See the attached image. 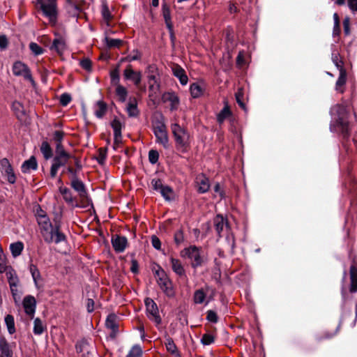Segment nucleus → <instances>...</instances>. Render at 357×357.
Here are the masks:
<instances>
[{
    "instance_id": "1",
    "label": "nucleus",
    "mask_w": 357,
    "mask_h": 357,
    "mask_svg": "<svg viewBox=\"0 0 357 357\" xmlns=\"http://www.w3.org/2000/svg\"><path fill=\"white\" fill-rule=\"evenodd\" d=\"M331 114L333 119L330 125L331 131L340 133L344 139L348 138L350 128L345 107L341 105H335L331 109Z\"/></svg>"
},
{
    "instance_id": "2",
    "label": "nucleus",
    "mask_w": 357,
    "mask_h": 357,
    "mask_svg": "<svg viewBox=\"0 0 357 357\" xmlns=\"http://www.w3.org/2000/svg\"><path fill=\"white\" fill-rule=\"evenodd\" d=\"M40 232L47 243L59 244L67 239L66 236L61 231L60 221L55 220L54 225L51 221L47 222L45 225L40 227Z\"/></svg>"
},
{
    "instance_id": "3",
    "label": "nucleus",
    "mask_w": 357,
    "mask_h": 357,
    "mask_svg": "<svg viewBox=\"0 0 357 357\" xmlns=\"http://www.w3.org/2000/svg\"><path fill=\"white\" fill-rule=\"evenodd\" d=\"M171 128L176 141L177 150L183 153L185 152L189 144L190 135L188 132L178 123L172 124Z\"/></svg>"
},
{
    "instance_id": "4",
    "label": "nucleus",
    "mask_w": 357,
    "mask_h": 357,
    "mask_svg": "<svg viewBox=\"0 0 357 357\" xmlns=\"http://www.w3.org/2000/svg\"><path fill=\"white\" fill-rule=\"evenodd\" d=\"M155 275L157 277V284L163 293L169 298L174 297L175 291L172 282L165 271L160 268L158 270L155 271Z\"/></svg>"
},
{
    "instance_id": "5",
    "label": "nucleus",
    "mask_w": 357,
    "mask_h": 357,
    "mask_svg": "<svg viewBox=\"0 0 357 357\" xmlns=\"http://www.w3.org/2000/svg\"><path fill=\"white\" fill-rule=\"evenodd\" d=\"M38 4L43 14L48 18L51 24L54 25L56 23L58 15L56 0H47L46 2L39 0Z\"/></svg>"
},
{
    "instance_id": "6",
    "label": "nucleus",
    "mask_w": 357,
    "mask_h": 357,
    "mask_svg": "<svg viewBox=\"0 0 357 357\" xmlns=\"http://www.w3.org/2000/svg\"><path fill=\"white\" fill-rule=\"evenodd\" d=\"M181 255L182 257H187L192 261V267L196 268L202 265V259L200 255V251L197 246L192 245L183 249Z\"/></svg>"
},
{
    "instance_id": "7",
    "label": "nucleus",
    "mask_w": 357,
    "mask_h": 357,
    "mask_svg": "<svg viewBox=\"0 0 357 357\" xmlns=\"http://www.w3.org/2000/svg\"><path fill=\"white\" fill-rule=\"evenodd\" d=\"M153 132L156 137V142L167 149L169 146V139L166 126L162 122H157L153 126Z\"/></svg>"
},
{
    "instance_id": "8",
    "label": "nucleus",
    "mask_w": 357,
    "mask_h": 357,
    "mask_svg": "<svg viewBox=\"0 0 357 357\" xmlns=\"http://www.w3.org/2000/svg\"><path fill=\"white\" fill-rule=\"evenodd\" d=\"M147 317L156 324H160L162 321L159 314V310L157 304L150 298H146L144 301Z\"/></svg>"
},
{
    "instance_id": "9",
    "label": "nucleus",
    "mask_w": 357,
    "mask_h": 357,
    "mask_svg": "<svg viewBox=\"0 0 357 357\" xmlns=\"http://www.w3.org/2000/svg\"><path fill=\"white\" fill-rule=\"evenodd\" d=\"M0 170L3 176L6 178L9 183L13 184L16 182V176L13 168L7 158H3L0 160Z\"/></svg>"
},
{
    "instance_id": "10",
    "label": "nucleus",
    "mask_w": 357,
    "mask_h": 357,
    "mask_svg": "<svg viewBox=\"0 0 357 357\" xmlns=\"http://www.w3.org/2000/svg\"><path fill=\"white\" fill-rule=\"evenodd\" d=\"M13 73L16 76H22L25 79L33 82V79L29 67L21 61H16L13 63Z\"/></svg>"
},
{
    "instance_id": "11",
    "label": "nucleus",
    "mask_w": 357,
    "mask_h": 357,
    "mask_svg": "<svg viewBox=\"0 0 357 357\" xmlns=\"http://www.w3.org/2000/svg\"><path fill=\"white\" fill-rule=\"evenodd\" d=\"M123 77L126 80H130L133 82L135 86H139L142 81V73L135 71L130 65L128 66L123 70Z\"/></svg>"
},
{
    "instance_id": "12",
    "label": "nucleus",
    "mask_w": 357,
    "mask_h": 357,
    "mask_svg": "<svg viewBox=\"0 0 357 357\" xmlns=\"http://www.w3.org/2000/svg\"><path fill=\"white\" fill-rule=\"evenodd\" d=\"M71 156L55 155L50 168V176L56 177L59 169L66 165Z\"/></svg>"
},
{
    "instance_id": "13",
    "label": "nucleus",
    "mask_w": 357,
    "mask_h": 357,
    "mask_svg": "<svg viewBox=\"0 0 357 357\" xmlns=\"http://www.w3.org/2000/svg\"><path fill=\"white\" fill-rule=\"evenodd\" d=\"M22 305L24 309L25 313L33 319L35 314L36 308V301L32 296H26L22 302Z\"/></svg>"
},
{
    "instance_id": "14",
    "label": "nucleus",
    "mask_w": 357,
    "mask_h": 357,
    "mask_svg": "<svg viewBox=\"0 0 357 357\" xmlns=\"http://www.w3.org/2000/svg\"><path fill=\"white\" fill-rule=\"evenodd\" d=\"M112 244L114 250L119 253L123 252L128 245V240L125 236L115 235L112 238Z\"/></svg>"
},
{
    "instance_id": "15",
    "label": "nucleus",
    "mask_w": 357,
    "mask_h": 357,
    "mask_svg": "<svg viewBox=\"0 0 357 357\" xmlns=\"http://www.w3.org/2000/svg\"><path fill=\"white\" fill-rule=\"evenodd\" d=\"M105 326L108 329L111 330L110 337L115 338L119 332V324L116 316L114 314H109L105 321Z\"/></svg>"
},
{
    "instance_id": "16",
    "label": "nucleus",
    "mask_w": 357,
    "mask_h": 357,
    "mask_svg": "<svg viewBox=\"0 0 357 357\" xmlns=\"http://www.w3.org/2000/svg\"><path fill=\"white\" fill-rule=\"evenodd\" d=\"M195 182L197 186V191L199 193L203 194L208 191L210 188L209 179L204 174L197 175Z\"/></svg>"
},
{
    "instance_id": "17",
    "label": "nucleus",
    "mask_w": 357,
    "mask_h": 357,
    "mask_svg": "<svg viewBox=\"0 0 357 357\" xmlns=\"http://www.w3.org/2000/svg\"><path fill=\"white\" fill-rule=\"evenodd\" d=\"M70 185L79 194L81 198L86 197L87 192L85 185L78 177L71 178Z\"/></svg>"
},
{
    "instance_id": "18",
    "label": "nucleus",
    "mask_w": 357,
    "mask_h": 357,
    "mask_svg": "<svg viewBox=\"0 0 357 357\" xmlns=\"http://www.w3.org/2000/svg\"><path fill=\"white\" fill-rule=\"evenodd\" d=\"M162 16L164 17L167 28L168 29V30L170 32L172 38H174L173 25H172V22L171 11H170L169 6L166 3H162Z\"/></svg>"
},
{
    "instance_id": "19",
    "label": "nucleus",
    "mask_w": 357,
    "mask_h": 357,
    "mask_svg": "<svg viewBox=\"0 0 357 357\" xmlns=\"http://www.w3.org/2000/svg\"><path fill=\"white\" fill-rule=\"evenodd\" d=\"M38 167V162L34 156H31L29 160H25L21 167L22 172L24 174L29 173L31 170H36Z\"/></svg>"
},
{
    "instance_id": "20",
    "label": "nucleus",
    "mask_w": 357,
    "mask_h": 357,
    "mask_svg": "<svg viewBox=\"0 0 357 357\" xmlns=\"http://www.w3.org/2000/svg\"><path fill=\"white\" fill-rule=\"evenodd\" d=\"M174 75L179 79L180 83L185 86L188 84V77L185 71L179 66H176L172 68Z\"/></svg>"
},
{
    "instance_id": "21",
    "label": "nucleus",
    "mask_w": 357,
    "mask_h": 357,
    "mask_svg": "<svg viewBox=\"0 0 357 357\" xmlns=\"http://www.w3.org/2000/svg\"><path fill=\"white\" fill-rule=\"evenodd\" d=\"M349 272L351 280L349 291L354 294L357 292V266L351 265Z\"/></svg>"
},
{
    "instance_id": "22",
    "label": "nucleus",
    "mask_w": 357,
    "mask_h": 357,
    "mask_svg": "<svg viewBox=\"0 0 357 357\" xmlns=\"http://www.w3.org/2000/svg\"><path fill=\"white\" fill-rule=\"evenodd\" d=\"M36 218L39 225V228L45 225L47 222L50 221L47 213L43 211L40 206H38L36 210Z\"/></svg>"
},
{
    "instance_id": "23",
    "label": "nucleus",
    "mask_w": 357,
    "mask_h": 357,
    "mask_svg": "<svg viewBox=\"0 0 357 357\" xmlns=\"http://www.w3.org/2000/svg\"><path fill=\"white\" fill-rule=\"evenodd\" d=\"M11 109L19 120H22L25 116L23 105L19 101H14L12 103Z\"/></svg>"
},
{
    "instance_id": "24",
    "label": "nucleus",
    "mask_w": 357,
    "mask_h": 357,
    "mask_svg": "<svg viewBox=\"0 0 357 357\" xmlns=\"http://www.w3.org/2000/svg\"><path fill=\"white\" fill-rule=\"evenodd\" d=\"M170 262L172 265V268L173 271L179 276H183L185 275V269L181 264V262L174 257L170 258Z\"/></svg>"
},
{
    "instance_id": "25",
    "label": "nucleus",
    "mask_w": 357,
    "mask_h": 357,
    "mask_svg": "<svg viewBox=\"0 0 357 357\" xmlns=\"http://www.w3.org/2000/svg\"><path fill=\"white\" fill-rule=\"evenodd\" d=\"M347 82V73L344 69H341L339 77L335 83V90L341 93L344 92L342 86H344Z\"/></svg>"
},
{
    "instance_id": "26",
    "label": "nucleus",
    "mask_w": 357,
    "mask_h": 357,
    "mask_svg": "<svg viewBox=\"0 0 357 357\" xmlns=\"http://www.w3.org/2000/svg\"><path fill=\"white\" fill-rule=\"evenodd\" d=\"M126 112L130 117H137L139 115V109L137 108V103L135 98H133L126 106Z\"/></svg>"
},
{
    "instance_id": "27",
    "label": "nucleus",
    "mask_w": 357,
    "mask_h": 357,
    "mask_svg": "<svg viewBox=\"0 0 357 357\" xmlns=\"http://www.w3.org/2000/svg\"><path fill=\"white\" fill-rule=\"evenodd\" d=\"M23 249H24V244L21 241L13 243L10 245V250L12 256L14 258H16L18 256H20L22 254Z\"/></svg>"
},
{
    "instance_id": "28",
    "label": "nucleus",
    "mask_w": 357,
    "mask_h": 357,
    "mask_svg": "<svg viewBox=\"0 0 357 357\" xmlns=\"http://www.w3.org/2000/svg\"><path fill=\"white\" fill-rule=\"evenodd\" d=\"M213 223L218 236H221V232L223 231L225 225V220L224 218L220 215H217L214 218Z\"/></svg>"
},
{
    "instance_id": "29",
    "label": "nucleus",
    "mask_w": 357,
    "mask_h": 357,
    "mask_svg": "<svg viewBox=\"0 0 357 357\" xmlns=\"http://www.w3.org/2000/svg\"><path fill=\"white\" fill-rule=\"evenodd\" d=\"M115 87V93L118 97L119 100L121 102H124L128 96L127 89L121 84L117 85Z\"/></svg>"
},
{
    "instance_id": "30",
    "label": "nucleus",
    "mask_w": 357,
    "mask_h": 357,
    "mask_svg": "<svg viewBox=\"0 0 357 357\" xmlns=\"http://www.w3.org/2000/svg\"><path fill=\"white\" fill-rule=\"evenodd\" d=\"M165 344L167 350L170 354L180 357L177 347L175 344V343L174 342V340L172 337H167Z\"/></svg>"
},
{
    "instance_id": "31",
    "label": "nucleus",
    "mask_w": 357,
    "mask_h": 357,
    "mask_svg": "<svg viewBox=\"0 0 357 357\" xmlns=\"http://www.w3.org/2000/svg\"><path fill=\"white\" fill-rule=\"evenodd\" d=\"M149 88L153 93H156L159 91L160 84L158 82L155 75L151 74L148 75Z\"/></svg>"
},
{
    "instance_id": "32",
    "label": "nucleus",
    "mask_w": 357,
    "mask_h": 357,
    "mask_svg": "<svg viewBox=\"0 0 357 357\" xmlns=\"http://www.w3.org/2000/svg\"><path fill=\"white\" fill-rule=\"evenodd\" d=\"M206 298V292L203 289H197L193 295V301L196 304H202Z\"/></svg>"
},
{
    "instance_id": "33",
    "label": "nucleus",
    "mask_w": 357,
    "mask_h": 357,
    "mask_svg": "<svg viewBox=\"0 0 357 357\" xmlns=\"http://www.w3.org/2000/svg\"><path fill=\"white\" fill-rule=\"evenodd\" d=\"M204 88L199 83H193L190 86L191 96L194 98L200 97L203 93Z\"/></svg>"
},
{
    "instance_id": "34",
    "label": "nucleus",
    "mask_w": 357,
    "mask_h": 357,
    "mask_svg": "<svg viewBox=\"0 0 357 357\" xmlns=\"http://www.w3.org/2000/svg\"><path fill=\"white\" fill-rule=\"evenodd\" d=\"M59 192L62 195L63 199L69 204H73L74 198L71 191L67 188H59Z\"/></svg>"
},
{
    "instance_id": "35",
    "label": "nucleus",
    "mask_w": 357,
    "mask_h": 357,
    "mask_svg": "<svg viewBox=\"0 0 357 357\" xmlns=\"http://www.w3.org/2000/svg\"><path fill=\"white\" fill-rule=\"evenodd\" d=\"M231 115L230 109L227 105H226L220 113L217 116V121L219 123H222L224 121Z\"/></svg>"
},
{
    "instance_id": "36",
    "label": "nucleus",
    "mask_w": 357,
    "mask_h": 357,
    "mask_svg": "<svg viewBox=\"0 0 357 357\" xmlns=\"http://www.w3.org/2000/svg\"><path fill=\"white\" fill-rule=\"evenodd\" d=\"M5 324L6 325L9 334L13 335L15 333V321L13 315L8 314L4 319Z\"/></svg>"
},
{
    "instance_id": "37",
    "label": "nucleus",
    "mask_w": 357,
    "mask_h": 357,
    "mask_svg": "<svg viewBox=\"0 0 357 357\" xmlns=\"http://www.w3.org/2000/svg\"><path fill=\"white\" fill-rule=\"evenodd\" d=\"M107 112V105L102 101H98L96 104V107L95 109V115L101 119L105 114Z\"/></svg>"
},
{
    "instance_id": "38",
    "label": "nucleus",
    "mask_w": 357,
    "mask_h": 357,
    "mask_svg": "<svg viewBox=\"0 0 357 357\" xmlns=\"http://www.w3.org/2000/svg\"><path fill=\"white\" fill-rule=\"evenodd\" d=\"M119 65H118L110 73L111 84L116 86L120 84V76H119Z\"/></svg>"
},
{
    "instance_id": "39",
    "label": "nucleus",
    "mask_w": 357,
    "mask_h": 357,
    "mask_svg": "<svg viewBox=\"0 0 357 357\" xmlns=\"http://www.w3.org/2000/svg\"><path fill=\"white\" fill-rule=\"evenodd\" d=\"M40 151L45 158L48 160L52 157V150L47 142H43L40 146Z\"/></svg>"
},
{
    "instance_id": "40",
    "label": "nucleus",
    "mask_w": 357,
    "mask_h": 357,
    "mask_svg": "<svg viewBox=\"0 0 357 357\" xmlns=\"http://www.w3.org/2000/svg\"><path fill=\"white\" fill-rule=\"evenodd\" d=\"M108 48L119 47L123 43L121 39H114L106 36L104 39Z\"/></svg>"
},
{
    "instance_id": "41",
    "label": "nucleus",
    "mask_w": 357,
    "mask_h": 357,
    "mask_svg": "<svg viewBox=\"0 0 357 357\" xmlns=\"http://www.w3.org/2000/svg\"><path fill=\"white\" fill-rule=\"evenodd\" d=\"M51 49L55 50L58 53L61 54L65 49L64 41L59 38L54 39L51 46Z\"/></svg>"
},
{
    "instance_id": "42",
    "label": "nucleus",
    "mask_w": 357,
    "mask_h": 357,
    "mask_svg": "<svg viewBox=\"0 0 357 357\" xmlns=\"http://www.w3.org/2000/svg\"><path fill=\"white\" fill-rule=\"evenodd\" d=\"M44 325L39 318H36L33 323V333L35 335H41L44 331Z\"/></svg>"
},
{
    "instance_id": "43",
    "label": "nucleus",
    "mask_w": 357,
    "mask_h": 357,
    "mask_svg": "<svg viewBox=\"0 0 357 357\" xmlns=\"http://www.w3.org/2000/svg\"><path fill=\"white\" fill-rule=\"evenodd\" d=\"M29 271L31 274L33 280L36 287H38V280L40 278V273L36 266L31 264L29 266Z\"/></svg>"
},
{
    "instance_id": "44",
    "label": "nucleus",
    "mask_w": 357,
    "mask_h": 357,
    "mask_svg": "<svg viewBox=\"0 0 357 357\" xmlns=\"http://www.w3.org/2000/svg\"><path fill=\"white\" fill-rule=\"evenodd\" d=\"M142 350L139 345H134L126 357H142Z\"/></svg>"
},
{
    "instance_id": "45",
    "label": "nucleus",
    "mask_w": 357,
    "mask_h": 357,
    "mask_svg": "<svg viewBox=\"0 0 357 357\" xmlns=\"http://www.w3.org/2000/svg\"><path fill=\"white\" fill-rule=\"evenodd\" d=\"M160 192L161 195L164 197V199L166 200H168V201L172 199V196L174 194V192H173V190L172 189V188H170L169 186H167V185H165L162 188V190H160Z\"/></svg>"
},
{
    "instance_id": "46",
    "label": "nucleus",
    "mask_w": 357,
    "mask_h": 357,
    "mask_svg": "<svg viewBox=\"0 0 357 357\" xmlns=\"http://www.w3.org/2000/svg\"><path fill=\"white\" fill-rule=\"evenodd\" d=\"M142 54L137 50H134L127 57L122 59L121 61H127L129 62L137 61L141 59Z\"/></svg>"
},
{
    "instance_id": "47",
    "label": "nucleus",
    "mask_w": 357,
    "mask_h": 357,
    "mask_svg": "<svg viewBox=\"0 0 357 357\" xmlns=\"http://www.w3.org/2000/svg\"><path fill=\"white\" fill-rule=\"evenodd\" d=\"M111 126L114 130V134L121 133L122 123L119 119L114 118L111 122Z\"/></svg>"
},
{
    "instance_id": "48",
    "label": "nucleus",
    "mask_w": 357,
    "mask_h": 357,
    "mask_svg": "<svg viewBox=\"0 0 357 357\" xmlns=\"http://www.w3.org/2000/svg\"><path fill=\"white\" fill-rule=\"evenodd\" d=\"M6 275L8 278V281L9 284H11L13 282L14 283H18L19 280L17 276L16 275L15 271L13 269H12L10 267L8 271H6Z\"/></svg>"
},
{
    "instance_id": "49",
    "label": "nucleus",
    "mask_w": 357,
    "mask_h": 357,
    "mask_svg": "<svg viewBox=\"0 0 357 357\" xmlns=\"http://www.w3.org/2000/svg\"><path fill=\"white\" fill-rule=\"evenodd\" d=\"M174 242L177 245H181L184 241V234L183 229L177 230L174 236Z\"/></svg>"
},
{
    "instance_id": "50",
    "label": "nucleus",
    "mask_w": 357,
    "mask_h": 357,
    "mask_svg": "<svg viewBox=\"0 0 357 357\" xmlns=\"http://www.w3.org/2000/svg\"><path fill=\"white\" fill-rule=\"evenodd\" d=\"M101 13L103 19L108 23L112 18V15L107 4H103L102 6Z\"/></svg>"
},
{
    "instance_id": "51",
    "label": "nucleus",
    "mask_w": 357,
    "mask_h": 357,
    "mask_svg": "<svg viewBox=\"0 0 357 357\" xmlns=\"http://www.w3.org/2000/svg\"><path fill=\"white\" fill-rule=\"evenodd\" d=\"M159 153L156 150L151 149L149 152V160L152 165L155 164L158 161Z\"/></svg>"
},
{
    "instance_id": "52",
    "label": "nucleus",
    "mask_w": 357,
    "mask_h": 357,
    "mask_svg": "<svg viewBox=\"0 0 357 357\" xmlns=\"http://www.w3.org/2000/svg\"><path fill=\"white\" fill-rule=\"evenodd\" d=\"M332 61L340 72H341V69H344L342 61L339 59L338 53H332Z\"/></svg>"
},
{
    "instance_id": "53",
    "label": "nucleus",
    "mask_w": 357,
    "mask_h": 357,
    "mask_svg": "<svg viewBox=\"0 0 357 357\" xmlns=\"http://www.w3.org/2000/svg\"><path fill=\"white\" fill-rule=\"evenodd\" d=\"M29 48L31 51L36 56L43 53V48L36 43H31L29 44Z\"/></svg>"
},
{
    "instance_id": "54",
    "label": "nucleus",
    "mask_w": 357,
    "mask_h": 357,
    "mask_svg": "<svg viewBox=\"0 0 357 357\" xmlns=\"http://www.w3.org/2000/svg\"><path fill=\"white\" fill-rule=\"evenodd\" d=\"M214 342V337L213 335L209 333H206L203 335L201 342L204 345H209Z\"/></svg>"
},
{
    "instance_id": "55",
    "label": "nucleus",
    "mask_w": 357,
    "mask_h": 357,
    "mask_svg": "<svg viewBox=\"0 0 357 357\" xmlns=\"http://www.w3.org/2000/svg\"><path fill=\"white\" fill-rule=\"evenodd\" d=\"M151 186L154 190L159 191L165 186L162 183V181L159 178H153L151 180Z\"/></svg>"
},
{
    "instance_id": "56",
    "label": "nucleus",
    "mask_w": 357,
    "mask_h": 357,
    "mask_svg": "<svg viewBox=\"0 0 357 357\" xmlns=\"http://www.w3.org/2000/svg\"><path fill=\"white\" fill-rule=\"evenodd\" d=\"M61 155V156H71L70 154L67 153L62 144H56V155Z\"/></svg>"
},
{
    "instance_id": "57",
    "label": "nucleus",
    "mask_w": 357,
    "mask_h": 357,
    "mask_svg": "<svg viewBox=\"0 0 357 357\" xmlns=\"http://www.w3.org/2000/svg\"><path fill=\"white\" fill-rule=\"evenodd\" d=\"M71 101V96L68 93H63L60 96V104L62 106L68 105Z\"/></svg>"
},
{
    "instance_id": "58",
    "label": "nucleus",
    "mask_w": 357,
    "mask_h": 357,
    "mask_svg": "<svg viewBox=\"0 0 357 357\" xmlns=\"http://www.w3.org/2000/svg\"><path fill=\"white\" fill-rule=\"evenodd\" d=\"M169 100L171 102V109H176L179 103L178 98L176 95L172 94L169 96Z\"/></svg>"
},
{
    "instance_id": "59",
    "label": "nucleus",
    "mask_w": 357,
    "mask_h": 357,
    "mask_svg": "<svg viewBox=\"0 0 357 357\" xmlns=\"http://www.w3.org/2000/svg\"><path fill=\"white\" fill-rule=\"evenodd\" d=\"M63 136V132L60 130H56L53 134V139L56 142V144H61Z\"/></svg>"
},
{
    "instance_id": "60",
    "label": "nucleus",
    "mask_w": 357,
    "mask_h": 357,
    "mask_svg": "<svg viewBox=\"0 0 357 357\" xmlns=\"http://www.w3.org/2000/svg\"><path fill=\"white\" fill-rule=\"evenodd\" d=\"M2 357H13V351L10 348L9 344L6 347L0 349Z\"/></svg>"
},
{
    "instance_id": "61",
    "label": "nucleus",
    "mask_w": 357,
    "mask_h": 357,
    "mask_svg": "<svg viewBox=\"0 0 357 357\" xmlns=\"http://www.w3.org/2000/svg\"><path fill=\"white\" fill-rule=\"evenodd\" d=\"M207 320L212 323H217L218 321L217 314L213 310H208L207 312Z\"/></svg>"
},
{
    "instance_id": "62",
    "label": "nucleus",
    "mask_w": 357,
    "mask_h": 357,
    "mask_svg": "<svg viewBox=\"0 0 357 357\" xmlns=\"http://www.w3.org/2000/svg\"><path fill=\"white\" fill-rule=\"evenodd\" d=\"M107 153L106 151L100 149L98 156L97 158L98 162L100 165H103L106 160Z\"/></svg>"
},
{
    "instance_id": "63",
    "label": "nucleus",
    "mask_w": 357,
    "mask_h": 357,
    "mask_svg": "<svg viewBox=\"0 0 357 357\" xmlns=\"http://www.w3.org/2000/svg\"><path fill=\"white\" fill-rule=\"evenodd\" d=\"M343 28L344 32L346 36L350 34V19L349 17H346L343 20Z\"/></svg>"
},
{
    "instance_id": "64",
    "label": "nucleus",
    "mask_w": 357,
    "mask_h": 357,
    "mask_svg": "<svg viewBox=\"0 0 357 357\" xmlns=\"http://www.w3.org/2000/svg\"><path fill=\"white\" fill-rule=\"evenodd\" d=\"M80 66L87 71L91 70V61L89 59H84L80 61Z\"/></svg>"
}]
</instances>
